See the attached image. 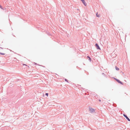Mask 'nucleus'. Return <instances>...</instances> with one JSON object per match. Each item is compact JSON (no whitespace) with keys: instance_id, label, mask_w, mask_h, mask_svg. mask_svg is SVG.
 Wrapping results in <instances>:
<instances>
[{"instance_id":"nucleus-1","label":"nucleus","mask_w":130,"mask_h":130,"mask_svg":"<svg viewBox=\"0 0 130 130\" xmlns=\"http://www.w3.org/2000/svg\"><path fill=\"white\" fill-rule=\"evenodd\" d=\"M89 111H90V112H91V113L95 111V110L94 109H93L91 108H89Z\"/></svg>"},{"instance_id":"nucleus-2","label":"nucleus","mask_w":130,"mask_h":130,"mask_svg":"<svg viewBox=\"0 0 130 130\" xmlns=\"http://www.w3.org/2000/svg\"><path fill=\"white\" fill-rule=\"evenodd\" d=\"M95 46L96 47L97 49L101 50L99 46L97 43H96L95 44Z\"/></svg>"},{"instance_id":"nucleus-3","label":"nucleus","mask_w":130,"mask_h":130,"mask_svg":"<svg viewBox=\"0 0 130 130\" xmlns=\"http://www.w3.org/2000/svg\"><path fill=\"white\" fill-rule=\"evenodd\" d=\"M123 116L124 117H125L127 119V120L128 121H130L129 119L127 117L126 115H125V114H123Z\"/></svg>"},{"instance_id":"nucleus-4","label":"nucleus","mask_w":130,"mask_h":130,"mask_svg":"<svg viewBox=\"0 0 130 130\" xmlns=\"http://www.w3.org/2000/svg\"><path fill=\"white\" fill-rule=\"evenodd\" d=\"M83 4L85 5V6H86V3L85 1L84 0H81Z\"/></svg>"},{"instance_id":"nucleus-5","label":"nucleus","mask_w":130,"mask_h":130,"mask_svg":"<svg viewBox=\"0 0 130 130\" xmlns=\"http://www.w3.org/2000/svg\"><path fill=\"white\" fill-rule=\"evenodd\" d=\"M112 78L115 79V80H116L117 81H120L118 79H117L116 78H115V77H113Z\"/></svg>"},{"instance_id":"nucleus-6","label":"nucleus","mask_w":130,"mask_h":130,"mask_svg":"<svg viewBox=\"0 0 130 130\" xmlns=\"http://www.w3.org/2000/svg\"><path fill=\"white\" fill-rule=\"evenodd\" d=\"M87 58H88V59L89 61H91V59L88 56Z\"/></svg>"},{"instance_id":"nucleus-7","label":"nucleus","mask_w":130,"mask_h":130,"mask_svg":"<svg viewBox=\"0 0 130 130\" xmlns=\"http://www.w3.org/2000/svg\"><path fill=\"white\" fill-rule=\"evenodd\" d=\"M116 69L117 70H119V68H118L116 66H115Z\"/></svg>"},{"instance_id":"nucleus-8","label":"nucleus","mask_w":130,"mask_h":130,"mask_svg":"<svg viewBox=\"0 0 130 130\" xmlns=\"http://www.w3.org/2000/svg\"><path fill=\"white\" fill-rule=\"evenodd\" d=\"M102 75H103L104 76L106 77V75L104 73H102Z\"/></svg>"},{"instance_id":"nucleus-9","label":"nucleus","mask_w":130,"mask_h":130,"mask_svg":"<svg viewBox=\"0 0 130 130\" xmlns=\"http://www.w3.org/2000/svg\"><path fill=\"white\" fill-rule=\"evenodd\" d=\"M96 16L98 17H100L99 15H98V13L96 14Z\"/></svg>"},{"instance_id":"nucleus-10","label":"nucleus","mask_w":130,"mask_h":130,"mask_svg":"<svg viewBox=\"0 0 130 130\" xmlns=\"http://www.w3.org/2000/svg\"><path fill=\"white\" fill-rule=\"evenodd\" d=\"M0 54L2 55H4L5 54L4 53H2L1 52H0Z\"/></svg>"},{"instance_id":"nucleus-11","label":"nucleus","mask_w":130,"mask_h":130,"mask_svg":"<svg viewBox=\"0 0 130 130\" xmlns=\"http://www.w3.org/2000/svg\"><path fill=\"white\" fill-rule=\"evenodd\" d=\"M0 8L1 9H3V7H2V6L1 5H0Z\"/></svg>"},{"instance_id":"nucleus-12","label":"nucleus","mask_w":130,"mask_h":130,"mask_svg":"<svg viewBox=\"0 0 130 130\" xmlns=\"http://www.w3.org/2000/svg\"><path fill=\"white\" fill-rule=\"evenodd\" d=\"M45 95H46L47 96H48V93H46L45 94Z\"/></svg>"},{"instance_id":"nucleus-13","label":"nucleus","mask_w":130,"mask_h":130,"mask_svg":"<svg viewBox=\"0 0 130 130\" xmlns=\"http://www.w3.org/2000/svg\"><path fill=\"white\" fill-rule=\"evenodd\" d=\"M65 80L66 81H68L66 79H65Z\"/></svg>"},{"instance_id":"nucleus-14","label":"nucleus","mask_w":130,"mask_h":130,"mask_svg":"<svg viewBox=\"0 0 130 130\" xmlns=\"http://www.w3.org/2000/svg\"><path fill=\"white\" fill-rule=\"evenodd\" d=\"M119 82V83H120L121 84H122V82Z\"/></svg>"},{"instance_id":"nucleus-15","label":"nucleus","mask_w":130,"mask_h":130,"mask_svg":"<svg viewBox=\"0 0 130 130\" xmlns=\"http://www.w3.org/2000/svg\"><path fill=\"white\" fill-rule=\"evenodd\" d=\"M23 65H26L25 64H23Z\"/></svg>"}]
</instances>
